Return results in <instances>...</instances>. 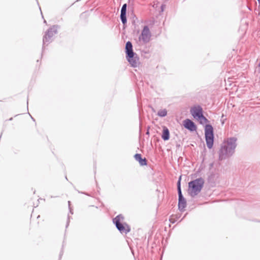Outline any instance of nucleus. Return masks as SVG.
Listing matches in <instances>:
<instances>
[{"mask_svg":"<svg viewBox=\"0 0 260 260\" xmlns=\"http://www.w3.org/2000/svg\"><path fill=\"white\" fill-rule=\"evenodd\" d=\"M237 138L235 137L225 139L220 145L218 151V159L220 161L230 158L235 153L237 146Z\"/></svg>","mask_w":260,"mask_h":260,"instance_id":"1","label":"nucleus"},{"mask_svg":"<svg viewBox=\"0 0 260 260\" xmlns=\"http://www.w3.org/2000/svg\"><path fill=\"white\" fill-rule=\"evenodd\" d=\"M204 184V180L200 177L188 183V192L192 197L198 195L201 191Z\"/></svg>","mask_w":260,"mask_h":260,"instance_id":"2","label":"nucleus"},{"mask_svg":"<svg viewBox=\"0 0 260 260\" xmlns=\"http://www.w3.org/2000/svg\"><path fill=\"white\" fill-rule=\"evenodd\" d=\"M124 219L122 214H119L113 219V222L120 234L126 235L131 231L130 226L126 222H121Z\"/></svg>","mask_w":260,"mask_h":260,"instance_id":"3","label":"nucleus"},{"mask_svg":"<svg viewBox=\"0 0 260 260\" xmlns=\"http://www.w3.org/2000/svg\"><path fill=\"white\" fill-rule=\"evenodd\" d=\"M126 58L129 63L134 67H137L138 59L135 57V53L133 50V45L131 42H127L125 46Z\"/></svg>","mask_w":260,"mask_h":260,"instance_id":"4","label":"nucleus"},{"mask_svg":"<svg viewBox=\"0 0 260 260\" xmlns=\"http://www.w3.org/2000/svg\"><path fill=\"white\" fill-rule=\"evenodd\" d=\"M181 177L180 176L179 179L177 183V189L178 194V209L181 212H183L184 211L185 208L186 207V201L185 199L184 198L181 188Z\"/></svg>","mask_w":260,"mask_h":260,"instance_id":"5","label":"nucleus"},{"mask_svg":"<svg viewBox=\"0 0 260 260\" xmlns=\"http://www.w3.org/2000/svg\"><path fill=\"white\" fill-rule=\"evenodd\" d=\"M151 34L148 26H145L138 39L140 44L143 45L148 43L151 39Z\"/></svg>","mask_w":260,"mask_h":260,"instance_id":"6","label":"nucleus"},{"mask_svg":"<svg viewBox=\"0 0 260 260\" xmlns=\"http://www.w3.org/2000/svg\"><path fill=\"white\" fill-rule=\"evenodd\" d=\"M57 33V26H53L47 32H46L43 37V44H48L51 41V38Z\"/></svg>","mask_w":260,"mask_h":260,"instance_id":"7","label":"nucleus"},{"mask_svg":"<svg viewBox=\"0 0 260 260\" xmlns=\"http://www.w3.org/2000/svg\"><path fill=\"white\" fill-rule=\"evenodd\" d=\"M206 145L209 149L213 147L214 141V131H205Z\"/></svg>","mask_w":260,"mask_h":260,"instance_id":"8","label":"nucleus"},{"mask_svg":"<svg viewBox=\"0 0 260 260\" xmlns=\"http://www.w3.org/2000/svg\"><path fill=\"white\" fill-rule=\"evenodd\" d=\"M190 113L197 119L203 115V109L201 106H196L191 108Z\"/></svg>","mask_w":260,"mask_h":260,"instance_id":"9","label":"nucleus"},{"mask_svg":"<svg viewBox=\"0 0 260 260\" xmlns=\"http://www.w3.org/2000/svg\"><path fill=\"white\" fill-rule=\"evenodd\" d=\"M183 125L188 130H196V127L194 123L189 119L184 120L183 122Z\"/></svg>","mask_w":260,"mask_h":260,"instance_id":"10","label":"nucleus"},{"mask_svg":"<svg viewBox=\"0 0 260 260\" xmlns=\"http://www.w3.org/2000/svg\"><path fill=\"white\" fill-rule=\"evenodd\" d=\"M135 159L139 162L142 166H146L147 164V160L145 158H142L141 154L136 153L134 155Z\"/></svg>","mask_w":260,"mask_h":260,"instance_id":"11","label":"nucleus"},{"mask_svg":"<svg viewBox=\"0 0 260 260\" xmlns=\"http://www.w3.org/2000/svg\"><path fill=\"white\" fill-rule=\"evenodd\" d=\"M126 4H125L123 5L121 10V14H120V18L121 21L123 24H125L126 22Z\"/></svg>","mask_w":260,"mask_h":260,"instance_id":"12","label":"nucleus"},{"mask_svg":"<svg viewBox=\"0 0 260 260\" xmlns=\"http://www.w3.org/2000/svg\"><path fill=\"white\" fill-rule=\"evenodd\" d=\"M161 138L164 141H167L170 139V131H162Z\"/></svg>","mask_w":260,"mask_h":260,"instance_id":"13","label":"nucleus"},{"mask_svg":"<svg viewBox=\"0 0 260 260\" xmlns=\"http://www.w3.org/2000/svg\"><path fill=\"white\" fill-rule=\"evenodd\" d=\"M202 124H205L208 122V119L204 116L203 114L197 119Z\"/></svg>","mask_w":260,"mask_h":260,"instance_id":"14","label":"nucleus"},{"mask_svg":"<svg viewBox=\"0 0 260 260\" xmlns=\"http://www.w3.org/2000/svg\"><path fill=\"white\" fill-rule=\"evenodd\" d=\"M167 114V111L166 109H161L158 111L157 115L160 117H165Z\"/></svg>","mask_w":260,"mask_h":260,"instance_id":"15","label":"nucleus"},{"mask_svg":"<svg viewBox=\"0 0 260 260\" xmlns=\"http://www.w3.org/2000/svg\"><path fill=\"white\" fill-rule=\"evenodd\" d=\"M205 130H213V127L211 125L206 123L205 124Z\"/></svg>","mask_w":260,"mask_h":260,"instance_id":"16","label":"nucleus"},{"mask_svg":"<svg viewBox=\"0 0 260 260\" xmlns=\"http://www.w3.org/2000/svg\"><path fill=\"white\" fill-rule=\"evenodd\" d=\"M169 221L172 223H174L177 220L175 218L174 215H172L171 216V217L170 218V219H169Z\"/></svg>","mask_w":260,"mask_h":260,"instance_id":"17","label":"nucleus"},{"mask_svg":"<svg viewBox=\"0 0 260 260\" xmlns=\"http://www.w3.org/2000/svg\"><path fill=\"white\" fill-rule=\"evenodd\" d=\"M77 191H78V193H82V194H85L87 196H90V197H91V196L90 194H89L87 192H83V191H80L78 190H77Z\"/></svg>","mask_w":260,"mask_h":260,"instance_id":"18","label":"nucleus"},{"mask_svg":"<svg viewBox=\"0 0 260 260\" xmlns=\"http://www.w3.org/2000/svg\"><path fill=\"white\" fill-rule=\"evenodd\" d=\"M215 175L214 174H211L209 177H208V180L209 181H211L212 180V179H213Z\"/></svg>","mask_w":260,"mask_h":260,"instance_id":"19","label":"nucleus"},{"mask_svg":"<svg viewBox=\"0 0 260 260\" xmlns=\"http://www.w3.org/2000/svg\"><path fill=\"white\" fill-rule=\"evenodd\" d=\"M70 218H71V217L68 215V220H67V224H66V228H67L69 226V225Z\"/></svg>","mask_w":260,"mask_h":260,"instance_id":"20","label":"nucleus"},{"mask_svg":"<svg viewBox=\"0 0 260 260\" xmlns=\"http://www.w3.org/2000/svg\"><path fill=\"white\" fill-rule=\"evenodd\" d=\"M63 254V250H61L60 253H59V259L61 258L62 255Z\"/></svg>","mask_w":260,"mask_h":260,"instance_id":"21","label":"nucleus"},{"mask_svg":"<svg viewBox=\"0 0 260 260\" xmlns=\"http://www.w3.org/2000/svg\"><path fill=\"white\" fill-rule=\"evenodd\" d=\"M175 218L177 220L180 217V216L178 215H175L174 216Z\"/></svg>","mask_w":260,"mask_h":260,"instance_id":"22","label":"nucleus"},{"mask_svg":"<svg viewBox=\"0 0 260 260\" xmlns=\"http://www.w3.org/2000/svg\"><path fill=\"white\" fill-rule=\"evenodd\" d=\"M150 134V131H146V135L147 136V138L149 137Z\"/></svg>","mask_w":260,"mask_h":260,"instance_id":"23","label":"nucleus"},{"mask_svg":"<svg viewBox=\"0 0 260 260\" xmlns=\"http://www.w3.org/2000/svg\"><path fill=\"white\" fill-rule=\"evenodd\" d=\"M69 210H70V212L71 213V214H73V212L72 209H71V207L69 208Z\"/></svg>","mask_w":260,"mask_h":260,"instance_id":"24","label":"nucleus"},{"mask_svg":"<svg viewBox=\"0 0 260 260\" xmlns=\"http://www.w3.org/2000/svg\"><path fill=\"white\" fill-rule=\"evenodd\" d=\"M143 131H139V137H141L142 136V133Z\"/></svg>","mask_w":260,"mask_h":260,"instance_id":"25","label":"nucleus"},{"mask_svg":"<svg viewBox=\"0 0 260 260\" xmlns=\"http://www.w3.org/2000/svg\"><path fill=\"white\" fill-rule=\"evenodd\" d=\"M68 205H69V208L70 207H71V202L70 201H68Z\"/></svg>","mask_w":260,"mask_h":260,"instance_id":"26","label":"nucleus"},{"mask_svg":"<svg viewBox=\"0 0 260 260\" xmlns=\"http://www.w3.org/2000/svg\"><path fill=\"white\" fill-rule=\"evenodd\" d=\"M163 130H166V131H168V129L166 128H164Z\"/></svg>","mask_w":260,"mask_h":260,"instance_id":"27","label":"nucleus"},{"mask_svg":"<svg viewBox=\"0 0 260 260\" xmlns=\"http://www.w3.org/2000/svg\"><path fill=\"white\" fill-rule=\"evenodd\" d=\"M210 166H211V167H212V166H213V164H211L210 165Z\"/></svg>","mask_w":260,"mask_h":260,"instance_id":"28","label":"nucleus"},{"mask_svg":"<svg viewBox=\"0 0 260 260\" xmlns=\"http://www.w3.org/2000/svg\"><path fill=\"white\" fill-rule=\"evenodd\" d=\"M12 119V118H11L9 120H11Z\"/></svg>","mask_w":260,"mask_h":260,"instance_id":"29","label":"nucleus"},{"mask_svg":"<svg viewBox=\"0 0 260 260\" xmlns=\"http://www.w3.org/2000/svg\"><path fill=\"white\" fill-rule=\"evenodd\" d=\"M257 1H258L259 3H260V0H257Z\"/></svg>","mask_w":260,"mask_h":260,"instance_id":"30","label":"nucleus"}]
</instances>
